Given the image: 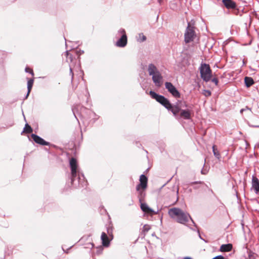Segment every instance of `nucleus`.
Here are the masks:
<instances>
[{
    "label": "nucleus",
    "mask_w": 259,
    "mask_h": 259,
    "mask_svg": "<svg viewBox=\"0 0 259 259\" xmlns=\"http://www.w3.org/2000/svg\"><path fill=\"white\" fill-rule=\"evenodd\" d=\"M187 105L185 103H184L183 104H182L181 106L178 105V108L180 109V110L178 112L176 115H174L175 117L177 119H179L180 118H182L184 119H190L191 117L192 110L190 109H182V107H187Z\"/></svg>",
    "instance_id": "obj_5"
},
{
    "label": "nucleus",
    "mask_w": 259,
    "mask_h": 259,
    "mask_svg": "<svg viewBox=\"0 0 259 259\" xmlns=\"http://www.w3.org/2000/svg\"><path fill=\"white\" fill-rule=\"evenodd\" d=\"M245 85L247 87L251 86L254 83L253 79L250 77H245L244 79Z\"/></svg>",
    "instance_id": "obj_17"
},
{
    "label": "nucleus",
    "mask_w": 259,
    "mask_h": 259,
    "mask_svg": "<svg viewBox=\"0 0 259 259\" xmlns=\"http://www.w3.org/2000/svg\"><path fill=\"white\" fill-rule=\"evenodd\" d=\"M150 229V227L148 225H145L143 228V231L147 232Z\"/></svg>",
    "instance_id": "obj_22"
},
{
    "label": "nucleus",
    "mask_w": 259,
    "mask_h": 259,
    "mask_svg": "<svg viewBox=\"0 0 259 259\" xmlns=\"http://www.w3.org/2000/svg\"><path fill=\"white\" fill-rule=\"evenodd\" d=\"M162 1V0H158V2H159V3H161V1Z\"/></svg>",
    "instance_id": "obj_33"
},
{
    "label": "nucleus",
    "mask_w": 259,
    "mask_h": 259,
    "mask_svg": "<svg viewBox=\"0 0 259 259\" xmlns=\"http://www.w3.org/2000/svg\"><path fill=\"white\" fill-rule=\"evenodd\" d=\"M70 73L71 75V78H72V79L73 77V71H72V68L71 67H70Z\"/></svg>",
    "instance_id": "obj_29"
},
{
    "label": "nucleus",
    "mask_w": 259,
    "mask_h": 259,
    "mask_svg": "<svg viewBox=\"0 0 259 259\" xmlns=\"http://www.w3.org/2000/svg\"><path fill=\"white\" fill-rule=\"evenodd\" d=\"M25 71L26 72H29L30 73V74H31L32 75H33L34 74H33V70L31 69H30L29 68H28V67H26L25 68Z\"/></svg>",
    "instance_id": "obj_23"
},
{
    "label": "nucleus",
    "mask_w": 259,
    "mask_h": 259,
    "mask_svg": "<svg viewBox=\"0 0 259 259\" xmlns=\"http://www.w3.org/2000/svg\"><path fill=\"white\" fill-rule=\"evenodd\" d=\"M184 37L185 41L187 44L193 41L195 37H196V33L194 30V27L191 26L190 22L188 23V26L184 34Z\"/></svg>",
    "instance_id": "obj_6"
},
{
    "label": "nucleus",
    "mask_w": 259,
    "mask_h": 259,
    "mask_svg": "<svg viewBox=\"0 0 259 259\" xmlns=\"http://www.w3.org/2000/svg\"><path fill=\"white\" fill-rule=\"evenodd\" d=\"M222 3L228 9H235L236 8L235 2L232 0H223Z\"/></svg>",
    "instance_id": "obj_13"
},
{
    "label": "nucleus",
    "mask_w": 259,
    "mask_h": 259,
    "mask_svg": "<svg viewBox=\"0 0 259 259\" xmlns=\"http://www.w3.org/2000/svg\"><path fill=\"white\" fill-rule=\"evenodd\" d=\"M149 95L151 98L156 100L157 102L163 105L169 111H171L174 115H176L180 110L178 104L172 106L167 99L163 96L159 95L152 91L149 92Z\"/></svg>",
    "instance_id": "obj_2"
},
{
    "label": "nucleus",
    "mask_w": 259,
    "mask_h": 259,
    "mask_svg": "<svg viewBox=\"0 0 259 259\" xmlns=\"http://www.w3.org/2000/svg\"><path fill=\"white\" fill-rule=\"evenodd\" d=\"M184 259H192V258L190 257H185Z\"/></svg>",
    "instance_id": "obj_31"
},
{
    "label": "nucleus",
    "mask_w": 259,
    "mask_h": 259,
    "mask_svg": "<svg viewBox=\"0 0 259 259\" xmlns=\"http://www.w3.org/2000/svg\"><path fill=\"white\" fill-rule=\"evenodd\" d=\"M78 184L79 185H81L82 186H83V185L81 183V177H80V176L79 175V174H78Z\"/></svg>",
    "instance_id": "obj_27"
},
{
    "label": "nucleus",
    "mask_w": 259,
    "mask_h": 259,
    "mask_svg": "<svg viewBox=\"0 0 259 259\" xmlns=\"http://www.w3.org/2000/svg\"><path fill=\"white\" fill-rule=\"evenodd\" d=\"M137 40L138 41L143 42L146 40V37L143 34V33H139V37Z\"/></svg>",
    "instance_id": "obj_20"
},
{
    "label": "nucleus",
    "mask_w": 259,
    "mask_h": 259,
    "mask_svg": "<svg viewBox=\"0 0 259 259\" xmlns=\"http://www.w3.org/2000/svg\"><path fill=\"white\" fill-rule=\"evenodd\" d=\"M81 177H82V180H83L84 177H83V175H82V176H81Z\"/></svg>",
    "instance_id": "obj_35"
},
{
    "label": "nucleus",
    "mask_w": 259,
    "mask_h": 259,
    "mask_svg": "<svg viewBox=\"0 0 259 259\" xmlns=\"http://www.w3.org/2000/svg\"><path fill=\"white\" fill-rule=\"evenodd\" d=\"M202 183V182H193V183H192V184H197V183Z\"/></svg>",
    "instance_id": "obj_30"
},
{
    "label": "nucleus",
    "mask_w": 259,
    "mask_h": 259,
    "mask_svg": "<svg viewBox=\"0 0 259 259\" xmlns=\"http://www.w3.org/2000/svg\"><path fill=\"white\" fill-rule=\"evenodd\" d=\"M66 54L68 55V51H66Z\"/></svg>",
    "instance_id": "obj_37"
},
{
    "label": "nucleus",
    "mask_w": 259,
    "mask_h": 259,
    "mask_svg": "<svg viewBox=\"0 0 259 259\" xmlns=\"http://www.w3.org/2000/svg\"><path fill=\"white\" fill-rule=\"evenodd\" d=\"M119 32L122 34L120 38L116 42V45L119 47H124L127 44V36L123 29L119 30Z\"/></svg>",
    "instance_id": "obj_9"
},
{
    "label": "nucleus",
    "mask_w": 259,
    "mask_h": 259,
    "mask_svg": "<svg viewBox=\"0 0 259 259\" xmlns=\"http://www.w3.org/2000/svg\"><path fill=\"white\" fill-rule=\"evenodd\" d=\"M246 110H248L249 111H251V110L250 108H249L248 107H246L245 108H243V109H242L240 110V113L241 114L243 113V112L244 111H246Z\"/></svg>",
    "instance_id": "obj_24"
},
{
    "label": "nucleus",
    "mask_w": 259,
    "mask_h": 259,
    "mask_svg": "<svg viewBox=\"0 0 259 259\" xmlns=\"http://www.w3.org/2000/svg\"><path fill=\"white\" fill-rule=\"evenodd\" d=\"M247 259H255V257L253 254L249 253Z\"/></svg>",
    "instance_id": "obj_28"
},
{
    "label": "nucleus",
    "mask_w": 259,
    "mask_h": 259,
    "mask_svg": "<svg viewBox=\"0 0 259 259\" xmlns=\"http://www.w3.org/2000/svg\"><path fill=\"white\" fill-rule=\"evenodd\" d=\"M32 132V129L30 125L27 123L25 124V127L24 128L23 132L29 134Z\"/></svg>",
    "instance_id": "obj_19"
},
{
    "label": "nucleus",
    "mask_w": 259,
    "mask_h": 259,
    "mask_svg": "<svg viewBox=\"0 0 259 259\" xmlns=\"http://www.w3.org/2000/svg\"><path fill=\"white\" fill-rule=\"evenodd\" d=\"M211 81L215 83L216 85L218 84V79L217 78H213L211 79Z\"/></svg>",
    "instance_id": "obj_26"
},
{
    "label": "nucleus",
    "mask_w": 259,
    "mask_h": 259,
    "mask_svg": "<svg viewBox=\"0 0 259 259\" xmlns=\"http://www.w3.org/2000/svg\"><path fill=\"white\" fill-rule=\"evenodd\" d=\"M199 70L202 79L206 82L209 81L211 76V70L209 65L205 63L201 64Z\"/></svg>",
    "instance_id": "obj_4"
},
{
    "label": "nucleus",
    "mask_w": 259,
    "mask_h": 259,
    "mask_svg": "<svg viewBox=\"0 0 259 259\" xmlns=\"http://www.w3.org/2000/svg\"><path fill=\"white\" fill-rule=\"evenodd\" d=\"M194 188L196 189V188H198L197 186H196L194 187Z\"/></svg>",
    "instance_id": "obj_36"
},
{
    "label": "nucleus",
    "mask_w": 259,
    "mask_h": 259,
    "mask_svg": "<svg viewBox=\"0 0 259 259\" xmlns=\"http://www.w3.org/2000/svg\"><path fill=\"white\" fill-rule=\"evenodd\" d=\"M201 173H202V174H206V173H205V172H203V171L202 170H201Z\"/></svg>",
    "instance_id": "obj_32"
},
{
    "label": "nucleus",
    "mask_w": 259,
    "mask_h": 259,
    "mask_svg": "<svg viewBox=\"0 0 259 259\" xmlns=\"http://www.w3.org/2000/svg\"><path fill=\"white\" fill-rule=\"evenodd\" d=\"M70 166L71 170V183L73 184L77 176V164L75 158H71L70 160Z\"/></svg>",
    "instance_id": "obj_7"
},
{
    "label": "nucleus",
    "mask_w": 259,
    "mask_h": 259,
    "mask_svg": "<svg viewBox=\"0 0 259 259\" xmlns=\"http://www.w3.org/2000/svg\"><path fill=\"white\" fill-rule=\"evenodd\" d=\"M212 150H213V154L215 156V157L216 158H217L218 159H220V154L219 152L216 151V150L215 149V146H213Z\"/></svg>",
    "instance_id": "obj_21"
},
{
    "label": "nucleus",
    "mask_w": 259,
    "mask_h": 259,
    "mask_svg": "<svg viewBox=\"0 0 259 259\" xmlns=\"http://www.w3.org/2000/svg\"><path fill=\"white\" fill-rule=\"evenodd\" d=\"M204 95L205 96H209L211 95V92L210 91H208V90H204Z\"/></svg>",
    "instance_id": "obj_25"
},
{
    "label": "nucleus",
    "mask_w": 259,
    "mask_h": 259,
    "mask_svg": "<svg viewBox=\"0 0 259 259\" xmlns=\"http://www.w3.org/2000/svg\"><path fill=\"white\" fill-rule=\"evenodd\" d=\"M252 187L256 194L259 193V180L254 176L252 178Z\"/></svg>",
    "instance_id": "obj_14"
},
{
    "label": "nucleus",
    "mask_w": 259,
    "mask_h": 259,
    "mask_svg": "<svg viewBox=\"0 0 259 259\" xmlns=\"http://www.w3.org/2000/svg\"><path fill=\"white\" fill-rule=\"evenodd\" d=\"M165 87L166 89L172 95L173 97L176 98L180 97V93L171 82H166L165 83Z\"/></svg>",
    "instance_id": "obj_8"
},
{
    "label": "nucleus",
    "mask_w": 259,
    "mask_h": 259,
    "mask_svg": "<svg viewBox=\"0 0 259 259\" xmlns=\"http://www.w3.org/2000/svg\"><path fill=\"white\" fill-rule=\"evenodd\" d=\"M147 178L144 175H141L140 177V183L137 186L136 190L139 191L140 188L146 189L147 186Z\"/></svg>",
    "instance_id": "obj_10"
},
{
    "label": "nucleus",
    "mask_w": 259,
    "mask_h": 259,
    "mask_svg": "<svg viewBox=\"0 0 259 259\" xmlns=\"http://www.w3.org/2000/svg\"><path fill=\"white\" fill-rule=\"evenodd\" d=\"M178 192H179V189L177 188V193L178 194Z\"/></svg>",
    "instance_id": "obj_34"
},
{
    "label": "nucleus",
    "mask_w": 259,
    "mask_h": 259,
    "mask_svg": "<svg viewBox=\"0 0 259 259\" xmlns=\"http://www.w3.org/2000/svg\"><path fill=\"white\" fill-rule=\"evenodd\" d=\"M33 79H30L28 80V82H27L28 92H27V95L26 96V98H27L28 97V96H29V95L30 94V92L31 91V90L32 85H33Z\"/></svg>",
    "instance_id": "obj_18"
},
{
    "label": "nucleus",
    "mask_w": 259,
    "mask_h": 259,
    "mask_svg": "<svg viewBox=\"0 0 259 259\" xmlns=\"http://www.w3.org/2000/svg\"><path fill=\"white\" fill-rule=\"evenodd\" d=\"M140 206L142 210L146 213L151 215L156 214L157 213V211H155L152 208H150L145 203H141Z\"/></svg>",
    "instance_id": "obj_11"
},
{
    "label": "nucleus",
    "mask_w": 259,
    "mask_h": 259,
    "mask_svg": "<svg viewBox=\"0 0 259 259\" xmlns=\"http://www.w3.org/2000/svg\"><path fill=\"white\" fill-rule=\"evenodd\" d=\"M31 136L33 141L38 144L43 146H48L49 145V142L45 141L42 138L35 134H32Z\"/></svg>",
    "instance_id": "obj_12"
},
{
    "label": "nucleus",
    "mask_w": 259,
    "mask_h": 259,
    "mask_svg": "<svg viewBox=\"0 0 259 259\" xmlns=\"http://www.w3.org/2000/svg\"><path fill=\"white\" fill-rule=\"evenodd\" d=\"M168 214L170 218L176 220L179 223L187 225L189 227L195 225V223L190 214L180 208L176 207L170 208L168 210Z\"/></svg>",
    "instance_id": "obj_1"
},
{
    "label": "nucleus",
    "mask_w": 259,
    "mask_h": 259,
    "mask_svg": "<svg viewBox=\"0 0 259 259\" xmlns=\"http://www.w3.org/2000/svg\"><path fill=\"white\" fill-rule=\"evenodd\" d=\"M147 71L149 75L152 76L155 85L157 88L161 87L163 84V77L157 67L150 63L148 66Z\"/></svg>",
    "instance_id": "obj_3"
},
{
    "label": "nucleus",
    "mask_w": 259,
    "mask_h": 259,
    "mask_svg": "<svg viewBox=\"0 0 259 259\" xmlns=\"http://www.w3.org/2000/svg\"><path fill=\"white\" fill-rule=\"evenodd\" d=\"M232 248L231 244H223L220 247V251L222 252H227L230 251Z\"/></svg>",
    "instance_id": "obj_16"
},
{
    "label": "nucleus",
    "mask_w": 259,
    "mask_h": 259,
    "mask_svg": "<svg viewBox=\"0 0 259 259\" xmlns=\"http://www.w3.org/2000/svg\"><path fill=\"white\" fill-rule=\"evenodd\" d=\"M101 238L103 245L104 246H108L109 244V240L107 235L105 232H103L102 233Z\"/></svg>",
    "instance_id": "obj_15"
}]
</instances>
